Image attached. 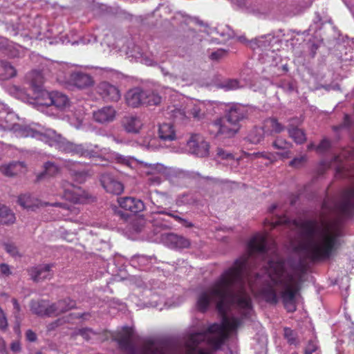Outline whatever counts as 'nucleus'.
I'll return each instance as SVG.
<instances>
[{
	"label": "nucleus",
	"instance_id": "1",
	"mask_svg": "<svg viewBox=\"0 0 354 354\" xmlns=\"http://www.w3.org/2000/svg\"><path fill=\"white\" fill-rule=\"evenodd\" d=\"M299 241L295 250L312 261L328 259L340 245V227L324 216L297 224Z\"/></svg>",
	"mask_w": 354,
	"mask_h": 354
},
{
	"label": "nucleus",
	"instance_id": "2",
	"mask_svg": "<svg viewBox=\"0 0 354 354\" xmlns=\"http://www.w3.org/2000/svg\"><path fill=\"white\" fill-rule=\"evenodd\" d=\"M0 130H14L20 136L35 138L51 147H57L65 153L89 158L95 156V151L86 149L83 145H77L66 140L53 129H48L41 131L29 126L21 127L19 124H9L7 118H0Z\"/></svg>",
	"mask_w": 354,
	"mask_h": 354
},
{
	"label": "nucleus",
	"instance_id": "3",
	"mask_svg": "<svg viewBox=\"0 0 354 354\" xmlns=\"http://www.w3.org/2000/svg\"><path fill=\"white\" fill-rule=\"evenodd\" d=\"M240 125L232 124L224 118H220L208 124L209 134L219 140L234 137L239 131Z\"/></svg>",
	"mask_w": 354,
	"mask_h": 354
},
{
	"label": "nucleus",
	"instance_id": "4",
	"mask_svg": "<svg viewBox=\"0 0 354 354\" xmlns=\"http://www.w3.org/2000/svg\"><path fill=\"white\" fill-rule=\"evenodd\" d=\"M189 153L198 157L203 158L209 155V145L199 133H192L187 142Z\"/></svg>",
	"mask_w": 354,
	"mask_h": 354
},
{
	"label": "nucleus",
	"instance_id": "5",
	"mask_svg": "<svg viewBox=\"0 0 354 354\" xmlns=\"http://www.w3.org/2000/svg\"><path fill=\"white\" fill-rule=\"evenodd\" d=\"M96 91L105 101L117 102L120 98L118 88L106 82L100 83Z\"/></svg>",
	"mask_w": 354,
	"mask_h": 354
},
{
	"label": "nucleus",
	"instance_id": "6",
	"mask_svg": "<svg viewBox=\"0 0 354 354\" xmlns=\"http://www.w3.org/2000/svg\"><path fill=\"white\" fill-rule=\"evenodd\" d=\"M100 180L103 188L109 193L118 195L123 191L122 184L109 173L102 174Z\"/></svg>",
	"mask_w": 354,
	"mask_h": 354
},
{
	"label": "nucleus",
	"instance_id": "7",
	"mask_svg": "<svg viewBox=\"0 0 354 354\" xmlns=\"http://www.w3.org/2000/svg\"><path fill=\"white\" fill-rule=\"evenodd\" d=\"M68 82L70 84L80 89L88 88L94 83L91 75L80 71L71 73Z\"/></svg>",
	"mask_w": 354,
	"mask_h": 354
},
{
	"label": "nucleus",
	"instance_id": "8",
	"mask_svg": "<svg viewBox=\"0 0 354 354\" xmlns=\"http://www.w3.org/2000/svg\"><path fill=\"white\" fill-rule=\"evenodd\" d=\"M247 115V107L240 104H236L230 106L225 118L227 121L231 122V124L239 125V122L246 118Z\"/></svg>",
	"mask_w": 354,
	"mask_h": 354
},
{
	"label": "nucleus",
	"instance_id": "9",
	"mask_svg": "<svg viewBox=\"0 0 354 354\" xmlns=\"http://www.w3.org/2000/svg\"><path fill=\"white\" fill-rule=\"evenodd\" d=\"M64 196L67 200L74 203H85L93 201V197L88 193L73 186L72 189L67 188L64 189Z\"/></svg>",
	"mask_w": 354,
	"mask_h": 354
},
{
	"label": "nucleus",
	"instance_id": "10",
	"mask_svg": "<svg viewBox=\"0 0 354 354\" xmlns=\"http://www.w3.org/2000/svg\"><path fill=\"white\" fill-rule=\"evenodd\" d=\"M116 115V111L111 106H106L93 112V119L99 124H107L113 122Z\"/></svg>",
	"mask_w": 354,
	"mask_h": 354
},
{
	"label": "nucleus",
	"instance_id": "11",
	"mask_svg": "<svg viewBox=\"0 0 354 354\" xmlns=\"http://www.w3.org/2000/svg\"><path fill=\"white\" fill-rule=\"evenodd\" d=\"M119 204L121 208L133 214L140 212L145 209L144 203L140 199L132 197L120 198Z\"/></svg>",
	"mask_w": 354,
	"mask_h": 354
},
{
	"label": "nucleus",
	"instance_id": "12",
	"mask_svg": "<svg viewBox=\"0 0 354 354\" xmlns=\"http://www.w3.org/2000/svg\"><path fill=\"white\" fill-rule=\"evenodd\" d=\"M147 97L143 93V89L136 87L130 89L125 95L127 104L131 107L136 108L140 105H144L143 97Z\"/></svg>",
	"mask_w": 354,
	"mask_h": 354
},
{
	"label": "nucleus",
	"instance_id": "13",
	"mask_svg": "<svg viewBox=\"0 0 354 354\" xmlns=\"http://www.w3.org/2000/svg\"><path fill=\"white\" fill-rule=\"evenodd\" d=\"M338 208L344 214H349L354 209V187L348 189L344 192L338 203Z\"/></svg>",
	"mask_w": 354,
	"mask_h": 354
},
{
	"label": "nucleus",
	"instance_id": "14",
	"mask_svg": "<svg viewBox=\"0 0 354 354\" xmlns=\"http://www.w3.org/2000/svg\"><path fill=\"white\" fill-rule=\"evenodd\" d=\"M165 242L173 248H187L190 246V241L183 236L174 233L167 234L164 238Z\"/></svg>",
	"mask_w": 354,
	"mask_h": 354
},
{
	"label": "nucleus",
	"instance_id": "15",
	"mask_svg": "<svg viewBox=\"0 0 354 354\" xmlns=\"http://www.w3.org/2000/svg\"><path fill=\"white\" fill-rule=\"evenodd\" d=\"M76 308V301L69 297L60 299L51 304L53 315H59Z\"/></svg>",
	"mask_w": 354,
	"mask_h": 354
},
{
	"label": "nucleus",
	"instance_id": "16",
	"mask_svg": "<svg viewBox=\"0 0 354 354\" xmlns=\"http://www.w3.org/2000/svg\"><path fill=\"white\" fill-rule=\"evenodd\" d=\"M143 124L137 115H127L122 119V126L128 133H137L140 131Z\"/></svg>",
	"mask_w": 354,
	"mask_h": 354
},
{
	"label": "nucleus",
	"instance_id": "17",
	"mask_svg": "<svg viewBox=\"0 0 354 354\" xmlns=\"http://www.w3.org/2000/svg\"><path fill=\"white\" fill-rule=\"evenodd\" d=\"M50 265H43L33 268L30 271L31 279L36 282L50 278L53 275L51 273Z\"/></svg>",
	"mask_w": 354,
	"mask_h": 354
},
{
	"label": "nucleus",
	"instance_id": "18",
	"mask_svg": "<svg viewBox=\"0 0 354 354\" xmlns=\"http://www.w3.org/2000/svg\"><path fill=\"white\" fill-rule=\"evenodd\" d=\"M30 310L32 313L37 315H53L51 312V305H48L44 300H32L30 303Z\"/></svg>",
	"mask_w": 354,
	"mask_h": 354
},
{
	"label": "nucleus",
	"instance_id": "19",
	"mask_svg": "<svg viewBox=\"0 0 354 354\" xmlns=\"http://www.w3.org/2000/svg\"><path fill=\"white\" fill-rule=\"evenodd\" d=\"M263 127L266 132V135L280 133L286 129L285 126L275 118H269L265 120Z\"/></svg>",
	"mask_w": 354,
	"mask_h": 354
},
{
	"label": "nucleus",
	"instance_id": "20",
	"mask_svg": "<svg viewBox=\"0 0 354 354\" xmlns=\"http://www.w3.org/2000/svg\"><path fill=\"white\" fill-rule=\"evenodd\" d=\"M36 103L41 106H49L52 104L53 92H48L44 88L33 91Z\"/></svg>",
	"mask_w": 354,
	"mask_h": 354
},
{
	"label": "nucleus",
	"instance_id": "21",
	"mask_svg": "<svg viewBox=\"0 0 354 354\" xmlns=\"http://www.w3.org/2000/svg\"><path fill=\"white\" fill-rule=\"evenodd\" d=\"M32 91H36L39 88H43L44 78L41 72L38 71H32L26 76Z\"/></svg>",
	"mask_w": 354,
	"mask_h": 354
},
{
	"label": "nucleus",
	"instance_id": "22",
	"mask_svg": "<svg viewBox=\"0 0 354 354\" xmlns=\"http://www.w3.org/2000/svg\"><path fill=\"white\" fill-rule=\"evenodd\" d=\"M18 203L24 208L32 210L39 206V201L30 194L21 195L18 198Z\"/></svg>",
	"mask_w": 354,
	"mask_h": 354
},
{
	"label": "nucleus",
	"instance_id": "23",
	"mask_svg": "<svg viewBox=\"0 0 354 354\" xmlns=\"http://www.w3.org/2000/svg\"><path fill=\"white\" fill-rule=\"evenodd\" d=\"M158 134L160 138L164 141H171L176 139V133L173 126L169 123L160 125Z\"/></svg>",
	"mask_w": 354,
	"mask_h": 354
},
{
	"label": "nucleus",
	"instance_id": "24",
	"mask_svg": "<svg viewBox=\"0 0 354 354\" xmlns=\"http://www.w3.org/2000/svg\"><path fill=\"white\" fill-rule=\"evenodd\" d=\"M51 106L63 110L69 106V100L66 95L57 91H53Z\"/></svg>",
	"mask_w": 354,
	"mask_h": 354
},
{
	"label": "nucleus",
	"instance_id": "25",
	"mask_svg": "<svg viewBox=\"0 0 354 354\" xmlns=\"http://www.w3.org/2000/svg\"><path fill=\"white\" fill-rule=\"evenodd\" d=\"M0 50L10 57H15L19 55L14 44L6 37H0Z\"/></svg>",
	"mask_w": 354,
	"mask_h": 354
},
{
	"label": "nucleus",
	"instance_id": "26",
	"mask_svg": "<svg viewBox=\"0 0 354 354\" xmlns=\"http://www.w3.org/2000/svg\"><path fill=\"white\" fill-rule=\"evenodd\" d=\"M15 220V214L8 207L0 204V224L11 225Z\"/></svg>",
	"mask_w": 354,
	"mask_h": 354
},
{
	"label": "nucleus",
	"instance_id": "27",
	"mask_svg": "<svg viewBox=\"0 0 354 354\" xmlns=\"http://www.w3.org/2000/svg\"><path fill=\"white\" fill-rule=\"evenodd\" d=\"M287 130L289 136L293 139L297 144H302L306 140V134L302 129L292 124H288Z\"/></svg>",
	"mask_w": 354,
	"mask_h": 354
},
{
	"label": "nucleus",
	"instance_id": "28",
	"mask_svg": "<svg viewBox=\"0 0 354 354\" xmlns=\"http://www.w3.org/2000/svg\"><path fill=\"white\" fill-rule=\"evenodd\" d=\"M146 97H143V103L147 106H156L160 104L162 97L158 93L152 90H143Z\"/></svg>",
	"mask_w": 354,
	"mask_h": 354
},
{
	"label": "nucleus",
	"instance_id": "29",
	"mask_svg": "<svg viewBox=\"0 0 354 354\" xmlns=\"http://www.w3.org/2000/svg\"><path fill=\"white\" fill-rule=\"evenodd\" d=\"M266 132L263 127H254L248 135V140L252 144L260 143L264 138Z\"/></svg>",
	"mask_w": 354,
	"mask_h": 354
},
{
	"label": "nucleus",
	"instance_id": "30",
	"mask_svg": "<svg viewBox=\"0 0 354 354\" xmlns=\"http://www.w3.org/2000/svg\"><path fill=\"white\" fill-rule=\"evenodd\" d=\"M71 165L77 167L79 166V164H75L74 162H71V161L67 162L66 166L68 167L71 175L74 177L75 180L80 183H82L84 182L87 177V173L84 171H79L75 169H72Z\"/></svg>",
	"mask_w": 354,
	"mask_h": 354
},
{
	"label": "nucleus",
	"instance_id": "31",
	"mask_svg": "<svg viewBox=\"0 0 354 354\" xmlns=\"http://www.w3.org/2000/svg\"><path fill=\"white\" fill-rule=\"evenodd\" d=\"M21 167V163L16 162L7 165H1L0 171L5 176L11 177L17 175Z\"/></svg>",
	"mask_w": 354,
	"mask_h": 354
},
{
	"label": "nucleus",
	"instance_id": "32",
	"mask_svg": "<svg viewBox=\"0 0 354 354\" xmlns=\"http://www.w3.org/2000/svg\"><path fill=\"white\" fill-rule=\"evenodd\" d=\"M152 257L145 255H135L131 259V263L133 266H139L140 269L147 267L151 261Z\"/></svg>",
	"mask_w": 354,
	"mask_h": 354
},
{
	"label": "nucleus",
	"instance_id": "33",
	"mask_svg": "<svg viewBox=\"0 0 354 354\" xmlns=\"http://www.w3.org/2000/svg\"><path fill=\"white\" fill-rule=\"evenodd\" d=\"M174 81L181 80L188 82L191 80V75L189 70L185 66H180L178 68V73L174 74Z\"/></svg>",
	"mask_w": 354,
	"mask_h": 354
},
{
	"label": "nucleus",
	"instance_id": "34",
	"mask_svg": "<svg viewBox=\"0 0 354 354\" xmlns=\"http://www.w3.org/2000/svg\"><path fill=\"white\" fill-rule=\"evenodd\" d=\"M44 167V171L40 176H39V178H41L42 176L46 175L48 176H53L56 175L59 171L58 166L52 162H46Z\"/></svg>",
	"mask_w": 354,
	"mask_h": 354
},
{
	"label": "nucleus",
	"instance_id": "35",
	"mask_svg": "<svg viewBox=\"0 0 354 354\" xmlns=\"http://www.w3.org/2000/svg\"><path fill=\"white\" fill-rule=\"evenodd\" d=\"M195 202L193 196L189 193H184L180 194L176 198V205L177 206H183L185 205L192 204Z\"/></svg>",
	"mask_w": 354,
	"mask_h": 354
},
{
	"label": "nucleus",
	"instance_id": "36",
	"mask_svg": "<svg viewBox=\"0 0 354 354\" xmlns=\"http://www.w3.org/2000/svg\"><path fill=\"white\" fill-rule=\"evenodd\" d=\"M147 183L150 186L159 185L162 181V176L159 174H153L152 172L148 171Z\"/></svg>",
	"mask_w": 354,
	"mask_h": 354
},
{
	"label": "nucleus",
	"instance_id": "37",
	"mask_svg": "<svg viewBox=\"0 0 354 354\" xmlns=\"http://www.w3.org/2000/svg\"><path fill=\"white\" fill-rule=\"evenodd\" d=\"M189 114L194 119L201 120L205 117V112L201 109L198 105H194L189 111Z\"/></svg>",
	"mask_w": 354,
	"mask_h": 354
},
{
	"label": "nucleus",
	"instance_id": "38",
	"mask_svg": "<svg viewBox=\"0 0 354 354\" xmlns=\"http://www.w3.org/2000/svg\"><path fill=\"white\" fill-rule=\"evenodd\" d=\"M1 65L3 68L4 71L6 73V75L9 77H13L16 75L17 71L14 66H12L10 62L6 61H1Z\"/></svg>",
	"mask_w": 354,
	"mask_h": 354
},
{
	"label": "nucleus",
	"instance_id": "39",
	"mask_svg": "<svg viewBox=\"0 0 354 354\" xmlns=\"http://www.w3.org/2000/svg\"><path fill=\"white\" fill-rule=\"evenodd\" d=\"M170 113L176 121H183L186 118L185 112L183 109L174 108L170 111Z\"/></svg>",
	"mask_w": 354,
	"mask_h": 354
},
{
	"label": "nucleus",
	"instance_id": "40",
	"mask_svg": "<svg viewBox=\"0 0 354 354\" xmlns=\"http://www.w3.org/2000/svg\"><path fill=\"white\" fill-rule=\"evenodd\" d=\"M221 87L226 91L236 89L239 87V82L236 80H227L221 84Z\"/></svg>",
	"mask_w": 354,
	"mask_h": 354
},
{
	"label": "nucleus",
	"instance_id": "41",
	"mask_svg": "<svg viewBox=\"0 0 354 354\" xmlns=\"http://www.w3.org/2000/svg\"><path fill=\"white\" fill-rule=\"evenodd\" d=\"M272 146L277 149H286L292 147V144L286 140L277 138L273 142Z\"/></svg>",
	"mask_w": 354,
	"mask_h": 354
},
{
	"label": "nucleus",
	"instance_id": "42",
	"mask_svg": "<svg viewBox=\"0 0 354 354\" xmlns=\"http://www.w3.org/2000/svg\"><path fill=\"white\" fill-rule=\"evenodd\" d=\"M284 337L287 339L290 344H295L296 342V334L295 333L289 328H284Z\"/></svg>",
	"mask_w": 354,
	"mask_h": 354
},
{
	"label": "nucleus",
	"instance_id": "43",
	"mask_svg": "<svg viewBox=\"0 0 354 354\" xmlns=\"http://www.w3.org/2000/svg\"><path fill=\"white\" fill-rule=\"evenodd\" d=\"M216 155L218 158L222 160H234V156L222 148H217L216 149Z\"/></svg>",
	"mask_w": 354,
	"mask_h": 354
},
{
	"label": "nucleus",
	"instance_id": "44",
	"mask_svg": "<svg viewBox=\"0 0 354 354\" xmlns=\"http://www.w3.org/2000/svg\"><path fill=\"white\" fill-rule=\"evenodd\" d=\"M78 333L87 341L91 339L92 336L96 335V333L89 328L80 329Z\"/></svg>",
	"mask_w": 354,
	"mask_h": 354
},
{
	"label": "nucleus",
	"instance_id": "45",
	"mask_svg": "<svg viewBox=\"0 0 354 354\" xmlns=\"http://www.w3.org/2000/svg\"><path fill=\"white\" fill-rule=\"evenodd\" d=\"M227 55V51L223 49H218L217 50L212 52L210 55L209 58L212 60H219L220 59L223 58Z\"/></svg>",
	"mask_w": 354,
	"mask_h": 354
},
{
	"label": "nucleus",
	"instance_id": "46",
	"mask_svg": "<svg viewBox=\"0 0 354 354\" xmlns=\"http://www.w3.org/2000/svg\"><path fill=\"white\" fill-rule=\"evenodd\" d=\"M319 350V347L315 343L310 342L306 346L304 354H315V353H320Z\"/></svg>",
	"mask_w": 354,
	"mask_h": 354
},
{
	"label": "nucleus",
	"instance_id": "47",
	"mask_svg": "<svg viewBox=\"0 0 354 354\" xmlns=\"http://www.w3.org/2000/svg\"><path fill=\"white\" fill-rule=\"evenodd\" d=\"M351 125V120L350 116L348 114H345L344 117L343 122L338 126L333 127V129L335 131H337V130H339L343 128H348Z\"/></svg>",
	"mask_w": 354,
	"mask_h": 354
},
{
	"label": "nucleus",
	"instance_id": "48",
	"mask_svg": "<svg viewBox=\"0 0 354 354\" xmlns=\"http://www.w3.org/2000/svg\"><path fill=\"white\" fill-rule=\"evenodd\" d=\"M43 205H44V206L51 205V206H55V207H59L62 209H63L64 210H68V211H70V212L75 210V208L73 206L68 205L66 203H55L50 204V203H44L43 204Z\"/></svg>",
	"mask_w": 354,
	"mask_h": 354
},
{
	"label": "nucleus",
	"instance_id": "49",
	"mask_svg": "<svg viewBox=\"0 0 354 354\" xmlns=\"http://www.w3.org/2000/svg\"><path fill=\"white\" fill-rule=\"evenodd\" d=\"M279 86L287 93H292L295 89V86L292 82L282 81Z\"/></svg>",
	"mask_w": 354,
	"mask_h": 354
},
{
	"label": "nucleus",
	"instance_id": "50",
	"mask_svg": "<svg viewBox=\"0 0 354 354\" xmlns=\"http://www.w3.org/2000/svg\"><path fill=\"white\" fill-rule=\"evenodd\" d=\"M330 147V142L329 140L324 138L318 146L316 147V150L319 152H323L328 150Z\"/></svg>",
	"mask_w": 354,
	"mask_h": 354
},
{
	"label": "nucleus",
	"instance_id": "51",
	"mask_svg": "<svg viewBox=\"0 0 354 354\" xmlns=\"http://www.w3.org/2000/svg\"><path fill=\"white\" fill-rule=\"evenodd\" d=\"M5 250L12 257L18 255V250L17 247L12 243H4Z\"/></svg>",
	"mask_w": 354,
	"mask_h": 354
},
{
	"label": "nucleus",
	"instance_id": "52",
	"mask_svg": "<svg viewBox=\"0 0 354 354\" xmlns=\"http://www.w3.org/2000/svg\"><path fill=\"white\" fill-rule=\"evenodd\" d=\"M306 161V156H301L299 157L295 158L290 162V165L294 167H298L301 165Z\"/></svg>",
	"mask_w": 354,
	"mask_h": 354
},
{
	"label": "nucleus",
	"instance_id": "53",
	"mask_svg": "<svg viewBox=\"0 0 354 354\" xmlns=\"http://www.w3.org/2000/svg\"><path fill=\"white\" fill-rule=\"evenodd\" d=\"M14 90L16 92V97L20 98L21 100H25L27 98L28 94L26 93V91L24 88L14 86Z\"/></svg>",
	"mask_w": 354,
	"mask_h": 354
},
{
	"label": "nucleus",
	"instance_id": "54",
	"mask_svg": "<svg viewBox=\"0 0 354 354\" xmlns=\"http://www.w3.org/2000/svg\"><path fill=\"white\" fill-rule=\"evenodd\" d=\"M8 327V321L5 313L2 308L0 307V328L5 330Z\"/></svg>",
	"mask_w": 354,
	"mask_h": 354
},
{
	"label": "nucleus",
	"instance_id": "55",
	"mask_svg": "<svg viewBox=\"0 0 354 354\" xmlns=\"http://www.w3.org/2000/svg\"><path fill=\"white\" fill-rule=\"evenodd\" d=\"M0 272L1 274L5 275L6 277L12 274V272L10 270L9 265L5 263H0Z\"/></svg>",
	"mask_w": 354,
	"mask_h": 354
},
{
	"label": "nucleus",
	"instance_id": "56",
	"mask_svg": "<svg viewBox=\"0 0 354 354\" xmlns=\"http://www.w3.org/2000/svg\"><path fill=\"white\" fill-rule=\"evenodd\" d=\"M287 222V219L286 218H278L277 220H276L275 221H272V222H270L269 221H268L267 219L265 221V225H270L271 226L272 228L277 226V225H279L281 224H283V223H285Z\"/></svg>",
	"mask_w": 354,
	"mask_h": 354
},
{
	"label": "nucleus",
	"instance_id": "57",
	"mask_svg": "<svg viewBox=\"0 0 354 354\" xmlns=\"http://www.w3.org/2000/svg\"><path fill=\"white\" fill-rule=\"evenodd\" d=\"M64 323V321L62 319H57V320L50 323L47 326V330L48 331L53 330L56 329L59 326L62 325Z\"/></svg>",
	"mask_w": 354,
	"mask_h": 354
},
{
	"label": "nucleus",
	"instance_id": "58",
	"mask_svg": "<svg viewBox=\"0 0 354 354\" xmlns=\"http://www.w3.org/2000/svg\"><path fill=\"white\" fill-rule=\"evenodd\" d=\"M26 339L31 342L37 340V335L32 330H28L26 333Z\"/></svg>",
	"mask_w": 354,
	"mask_h": 354
},
{
	"label": "nucleus",
	"instance_id": "59",
	"mask_svg": "<svg viewBox=\"0 0 354 354\" xmlns=\"http://www.w3.org/2000/svg\"><path fill=\"white\" fill-rule=\"evenodd\" d=\"M10 349L15 353H19L21 351V344L19 342H13L10 345Z\"/></svg>",
	"mask_w": 354,
	"mask_h": 354
},
{
	"label": "nucleus",
	"instance_id": "60",
	"mask_svg": "<svg viewBox=\"0 0 354 354\" xmlns=\"http://www.w3.org/2000/svg\"><path fill=\"white\" fill-rule=\"evenodd\" d=\"M151 202L154 205H156L158 209H160V210L158 212V214L169 216V213H170V212H168L165 208H163L162 205L157 204L153 201H151Z\"/></svg>",
	"mask_w": 354,
	"mask_h": 354
},
{
	"label": "nucleus",
	"instance_id": "61",
	"mask_svg": "<svg viewBox=\"0 0 354 354\" xmlns=\"http://www.w3.org/2000/svg\"><path fill=\"white\" fill-rule=\"evenodd\" d=\"M12 304L14 306V309L15 310V317H17V314H19L21 310V308H20L19 304L18 303V301L16 299L13 298L12 299Z\"/></svg>",
	"mask_w": 354,
	"mask_h": 354
},
{
	"label": "nucleus",
	"instance_id": "62",
	"mask_svg": "<svg viewBox=\"0 0 354 354\" xmlns=\"http://www.w3.org/2000/svg\"><path fill=\"white\" fill-rule=\"evenodd\" d=\"M115 159L118 162L126 165L128 163V160L123 156L120 154L115 155Z\"/></svg>",
	"mask_w": 354,
	"mask_h": 354
},
{
	"label": "nucleus",
	"instance_id": "63",
	"mask_svg": "<svg viewBox=\"0 0 354 354\" xmlns=\"http://www.w3.org/2000/svg\"><path fill=\"white\" fill-rule=\"evenodd\" d=\"M156 193L158 194L160 199L163 200V201L170 200V197L169 196V195L167 193L159 192L158 191H156Z\"/></svg>",
	"mask_w": 354,
	"mask_h": 354
},
{
	"label": "nucleus",
	"instance_id": "64",
	"mask_svg": "<svg viewBox=\"0 0 354 354\" xmlns=\"http://www.w3.org/2000/svg\"><path fill=\"white\" fill-rule=\"evenodd\" d=\"M180 223L186 227H192L194 226V225L192 222L187 221V219H185L184 218H182Z\"/></svg>",
	"mask_w": 354,
	"mask_h": 354
}]
</instances>
